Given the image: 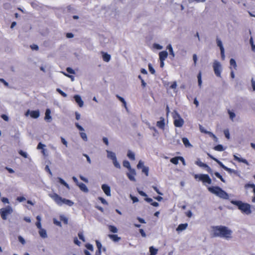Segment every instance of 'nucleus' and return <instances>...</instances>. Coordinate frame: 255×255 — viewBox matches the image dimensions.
Wrapping results in <instances>:
<instances>
[{
    "instance_id": "obj_1",
    "label": "nucleus",
    "mask_w": 255,
    "mask_h": 255,
    "mask_svg": "<svg viewBox=\"0 0 255 255\" xmlns=\"http://www.w3.org/2000/svg\"><path fill=\"white\" fill-rule=\"evenodd\" d=\"M213 230V237H220L228 239L232 238V231L228 227L224 226H216L212 227Z\"/></svg>"
},
{
    "instance_id": "obj_2",
    "label": "nucleus",
    "mask_w": 255,
    "mask_h": 255,
    "mask_svg": "<svg viewBox=\"0 0 255 255\" xmlns=\"http://www.w3.org/2000/svg\"><path fill=\"white\" fill-rule=\"evenodd\" d=\"M49 197L60 206L65 204L68 206L71 207L74 205V202L69 199L63 198L57 193H53L49 194Z\"/></svg>"
},
{
    "instance_id": "obj_3",
    "label": "nucleus",
    "mask_w": 255,
    "mask_h": 255,
    "mask_svg": "<svg viewBox=\"0 0 255 255\" xmlns=\"http://www.w3.org/2000/svg\"><path fill=\"white\" fill-rule=\"evenodd\" d=\"M231 203L238 207V209L243 213L247 215L251 214V205L247 203H243L239 200H232Z\"/></svg>"
},
{
    "instance_id": "obj_4",
    "label": "nucleus",
    "mask_w": 255,
    "mask_h": 255,
    "mask_svg": "<svg viewBox=\"0 0 255 255\" xmlns=\"http://www.w3.org/2000/svg\"><path fill=\"white\" fill-rule=\"evenodd\" d=\"M208 190L212 193L216 195L221 198L228 199V193L219 186H211L208 188Z\"/></svg>"
},
{
    "instance_id": "obj_5",
    "label": "nucleus",
    "mask_w": 255,
    "mask_h": 255,
    "mask_svg": "<svg viewBox=\"0 0 255 255\" xmlns=\"http://www.w3.org/2000/svg\"><path fill=\"white\" fill-rule=\"evenodd\" d=\"M194 179L197 181H201L203 183H208L209 184H211L212 183V180L210 178L208 174H195L194 175Z\"/></svg>"
},
{
    "instance_id": "obj_6",
    "label": "nucleus",
    "mask_w": 255,
    "mask_h": 255,
    "mask_svg": "<svg viewBox=\"0 0 255 255\" xmlns=\"http://www.w3.org/2000/svg\"><path fill=\"white\" fill-rule=\"evenodd\" d=\"M208 156L211 158L212 159L215 161L221 167H222L223 169H224L225 170L227 171L229 173H235V170L234 169H232L231 168H230L227 166H226L223 163L221 162L219 160H218L217 158L214 157L213 155L210 154V153H207Z\"/></svg>"
},
{
    "instance_id": "obj_7",
    "label": "nucleus",
    "mask_w": 255,
    "mask_h": 255,
    "mask_svg": "<svg viewBox=\"0 0 255 255\" xmlns=\"http://www.w3.org/2000/svg\"><path fill=\"white\" fill-rule=\"evenodd\" d=\"M173 118L174 119V125L175 127L180 128L183 126L184 120L180 117L177 112H175V115H173Z\"/></svg>"
},
{
    "instance_id": "obj_8",
    "label": "nucleus",
    "mask_w": 255,
    "mask_h": 255,
    "mask_svg": "<svg viewBox=\"0 0 255 255\" xmlns=\"http://www.w3.org/2000/svg\"><path fill=\"white\" fill-rule=\"evenodd\" d=\"M213 67L214 73L217 77H221V65L219 62L215 61L213 63Z\"/></svg>"
},
{
    "instance_id": "obj_9",
    "label": "nucleus",
    "mask_w": 255,
    "mask_h": 255,
    "mask_svg": "<svg viewBox=\"0 0 255 255\" xmlns=\"http://www.w3.org/2000/svg\"><path fill=\"white\" fill-rule=\"evenodd\" d=\"M12 209L10 207L0 209V215L1 218L5 220L7 219V216L12 213Z\"/></svg>"
},
{
    "instance_id": "obj_10",
    "label": "nucleus",
    "mask_w": 255,
    "mask_h": 255,
    "mask_svg": "<svg viewBox=\"0 0 255 255\" xmlns=\"http://www.w3.org/2000/svg\"><path fill=\"white\" fill-rule=\"evenodd\" d=\"M195 164L199 166L200 167H202L204 168H205L206 171L210 173L211 175H213V171L211 168L210 167H209L207 164L204 163L201 161V160L199 159H198L197 160L195 161Z\"/></svg>"
},
{
    "instance_id": "obj_11",
    "label": "nucleus",
    "mask_w": 255,
    "mask_h": 255,
    "mask_svg": "<svg viewBox=\"0 0 255 255\" xmlns=\"http://www.w3.org/2000/svg\"><path fill=\"white\" fill-rule=\"evenodd\" d=\"M136 175V172L135 169L132 168H130L129 169V172L127 173V175L128 179L132 181H135V175Z\"/></svg>"
},
{
    "instance_id": "obj_12",
    "label": "nucleus",
    "mask_w": 255,
    "mask_h": 255,
    "mask_svg": "<svg viewBox=\"0 0 255 255\" xmlns=\"http://www.w3.org/2000/svg\"><path fill=\"white\" fill-rule=\"evenodd\" d=\"M217 45L220 47V49L221 50V54L222 58L223 59H224V58H225L224 48L223 47L221 40H220L219 39H217Z\"/></svg>"
},
{
    "instance_id": "obj_13",
    "label": "nucleus",
    "mask_w": 255,
    "mask_h": 255,
    "mask_svg": "<svg viewBox=\"0 0 255 255\" xmlns=\"http://www.w3.org/2000/svg\"><path fill=\"white\" fill-rule=\"evenodd\" d=\"M29 113H30V117L33 119L38 118L40 115L39 111L38 110L31 111V112L28 110L26 113V115H27Z\"/></svg>"
},
{
    "instance_id": "obj_14",
    "label": "nucleus",
    "mask_w": 255,
    "mask_h": 255,
    "mask_svg": "<svg viewBox=\"0 0 255 255\" xmlns=\"http://www.w3.org/2000/svg\"><path fill=\"white\" fill-rule=\"evenodd\" d=\"M102 189L106 195L108 196H111V189L109 186L107 184H103L102 185Z\"/></svg>"
},
{
    "instance_id": "obj_15",
    "label": "nucleus",
    "mask_w": 255,
    "mask_h": 255,
    "mask_svg": "<svg viewBox=\"0 0 255 255\" xmlns=\"http://www.w3.org/2000/svg\"><path fill=\"white\" fill-rule=\"evenodd\" d=\"M233 157H234V159L235 160H236V161H238L239 162L244 163L247 165H249V162L246 159L240 158V157H238L237 155H235V154H234L233 155Z\"/></svg>"
},
{
    "instance_id": "obj_16",
    "label": "nucleus",
    "mask_w": 255,
    "mask_h": 255,
    "mask_svg": "<svg viewBox=\"0 0 255 255\" xmlns=\"http://www.w3.org/2000/svg\"><path fill=\"white\" fill-rule=\"evenodd\" d=\"M74 98L76 102L78 104L80 107H82L84 105L83 101H82L81 97L79 95H75Z\"/></svg>"
},
{
    "instance_id": "obj_17",
    "label": "nucleus",
    "mask_w": 255,
    "mask_h": 255,
    "mask_svg": "<svg viewBox=\"0 0 255 255\" xmlns=\"http://www.w3.org/2000/svg\"><path fill=\"white\" fill-rule=\"evenodd\" d=\"M156 126L161 129H164L165 127L164 119L163 117L160 118V120L156 123Z\"/></svg>"
},
{
    "instance_id": "obj_18",
    "label": "nucleus",
    "mask_w": 255,
    "mask_h": 255,
    "mask_svg": "<svg viewBox=\"0 0 255 255\" xmlns=\"http://www.w3.org/2000/svg\"><path fill=\"white\" fill-rule=\"evenodd\" d=\"M168 56V53L166 51H162L159 52V60H165Z\"/></svg>"
},
{
    "instance_id": "obj_19",
    "label": "nucleus",
    "mask_w": 255,
    "mask_h": 255,
    "mask_svg": "<svg viewBox=\"0 0 255 255\" xmlns=\"http://www.w3.org/2000/svg\"><path fill=\"white\" fill-rule=\"evenodd\" d=\"M101 54H102L103 60L104 61L108 62L110 60L111 55L110 54L103 51L101 52Z\"/></svg>"
},
{
    "instance_id": "obj_20",
    "label": "nucleus",
    "mask_w": 255,
    "mask_h": 255,
    "mask_svg": "<svg viewBox=\"0 0 255 255\" xmlns=\"http://www.w3.org/2000/svg\"><path fill=\"white\" fill-rule=\"evenodd\" d=\"M108 236L110 239L115 242H119L121 240V237H118V236L116 234L109 235Z\"/></svg>"
},
{
    "instance_id": "obj_21",
    "label": "nucleus",
    "mask_w": 255,
    "mask_h": 255,
    "mask_svg": "<svg viewBox=\"0 0 255 255\" xmlns=\"http://www.w3.org/2000/svg\"><path fill=\"white\" fill-rule=\"evenodd\" d=\"M188 224L187 223L186 224H181L178 225L177 227L176 230L178 232L182 231L183 230H184L186 229L187 227Z\"/></svg>"
},
{
    "instance_id": "obj_22",
    "label": "nucleus",
    "mask_w": 255,
    "mask_h": 255,
    "mask_svg": "<svg viewBox=\"0 0 255 255\" xmlns=\"http://www.w3.org/2000/svg\"><path fill=\"white\" fill-rule=\"evenodd\" d=\"M230 69L232 70V67L235 69H236L237 68V64H236V62L235 61V60L233 58H231L230 60Z\"/></svg>"
},
{
    "instance_id": "obj_23",
    "label": "nucleus",
    "mask_w": 255,
    "mask_h": 255,
    "mask_svg": "<svg viewBox=\"0 0 255 255\" xmlns=\"http://www.w3.org/2000/svg\"><path fill=\"white\" fill-rule=\"evenodd\" d=\"M78 186L82 191L85 192H87L88 191V189L85 184L80 183L78 184Z\"/></svg>"
},
{
    "instance_id": "obj_24",
    "label": "nucleus",
    "mask_w": 255,
    "mask_h": 255,
    "mask_svg": "<svg viewBox=\"0 0 255 255\" xmlns=\"http://www.w3.org/2000/svg\"><path fill=\"white\" fill-rule=\"evenodd\" d=\"M37 222L35 223V225L37 228L39 229H41L42 228L41 224V217L40 216H37L36 217Z\"/></svg>"
},
{
    "instance_id": "obj_25",
    "label": "nucleus",
    "mask_w": 255,
    "mask_h": 255,
    "mask_svg": "<svg viewBox=\"0 0 255 255\" xmlns=\"http://www.w3.org/2000/svg\"><path fill=\"white\" fill-rule=\"evenodd\" d=\"M39 234L40 236L43 238H45L47 237L46 230L42 228L39 229Z\"/></svg>"
},
{
    "instance_id": "obj_26",
    "label": "nucleus",
    "mask_w": 255,
    "mask_h": 255,
    "mask_svg": "<svg viewBox=\"0 0 255 255\" xmlns=\"http://www.w3.org/2000/svg\"><path fill=\"white\" fill-rule=\"evenodd\" d=\"M108 157L111 159L113 161L115 160L116 159H117L116 154L115 153L108 151Z\"/></svg>"
},
{
    "instance_id": "obj_27",
    "label": "nucleus",
    "mask_w": 255,
    "mask_h": 255,
    "mask_svg": "<svg viewBox=\"0 0 255 255\" xmlns=\"http://www.w3.org/2000/svg\"><path fill=\"white\" fill-rule=\"evenodd\" d=\"M51 111L49 109H47L45 112V120H49L51 119V117L50 116Z\"/></svg>"
},
{
    "instance_id": "obj_28",
    "label": "nucleus",
    "mask_w": 255,
    "mask_h": 255,
    "mask_svg": "<svg viewBox=\"0 0 255 255\" xmlns=\"http://www.w3.org/2000/svg\"><path fill=\"white\" fill-rule=\"evenodd\" d=\"M182 142L186 147H190L192 146L189 140L186 137L182 138Z\"/></svg>"
},
{
    "instance_id": "obj_29",
    "label": "nucleus",
    "mask_w": 255,
    "mask_h": 255,
    "mask_svg": "<svg viewBox=\"0 0 255 255\" xmlns=\"http://www.w3.org/2000/svg\"><path fill=\"white\" fill-rule=\"evenodd\" d=\"M158 250L151 246L149 248L150 255H156L157 254Z\"/></svg>"
},
{
    "instance_id": "obj_30",
    "label": "nucleus",
    "mask_w": 255,
    "mask_h": 255,
    "mask_svg": "<svg viewBox=\"0 0 255 255\" xmlns=\"http://www.w3.org/2000/svg\"><path fill=\"white\" fill-rule=\"evenodd\" d=\"M108 228L110 231L113 233H117L118 231L117 227L113 225H109Z\"/></svg>"
},
{
    "instance_id": "obj_31",
    "label": "nucleus",
    "mask_w": 255,
    "mask_h": 255,
    "mask_svg": "<svg viewBox=\"0 0 255 255\" xmlns=\"http://www.w3.org/2000/svg\"><path fill=\"white\" fill-rule=\"evenodd\" d=\"M127 156L128 157V158L131 160H134L135 159L134 153L130 150L128 151Z\"/></svg>"
},
{
    "instance_id": "obj_32",
    "label": "nucleus",
    "mask_w": 255,
    "mask_h": 255,
    "mask_svg": "<svg viewBox=\"0 0 255 255\" xmlns=\"http://www.w3.org/2000/svg\"><path fill=\"white\" fill-rule=\"evenodd\" d=\"M167 49L169 50L170 55H172L173 57H174L175 54L173 50L171 44H168L166 47Z\"/></svg>"
},
{
    "instance_id": "obj_33",
    "label": "nucleus",
    "mask_w": 255,
    "mask_h": 255,
    "mask_svg": "<svg viewBox=\"0 0 255 255\" xmlns=\"http://www.w3.org/2000/svg\"><path fill=\"white\" fill-rule=\"evenodd\" d=\"M179 156H177L171 158L170 162L174 164L177 165L178 163L179 160Z\"/></svg>"
},
{
    "instance_id": "obj_34",
    "label": "nucleus",
    "mask_w": 255,
    "mask_h": 255,
    "mask_svg": "<svg viewBox=\"0 0 255 255\" xmlns=\"http://www.w3.org/2000/svg\"><path fill=\"white\" fill-rule=\"evenodd\" d=\"M116 97L123 103L124 107L127 108V103L125 99L123 97L119 96L118 95H117Z\"/></svg>"
},
{
    "instance_id": "obj_35",
    "label": "nucleus",
    "mask_w": 255,
    "mask_h": 255,
    "mask_svg": "<svg viewBox=\"0 0 255 255\" xmlns=\"http://www.w3.org/2000/svg\"><path fill=\"white\" fill-rule=\"evenodd\" d=\"M202 76H201V72H199V73H198V75H197V78H198V85L200 87H201V85H202V78H201Z\"/></svg>"
},
{
    "instance_id": "obj_36",
    "label": "nucleus",
    "mask_w": 255,
    "mask_h": 255,
    "mask_svg": "<svg viewBox=\"0 0 255 255\" xmlns=\"http://www.w3.org/2000/svg\"><path fill=\"white\" fill-rule=\"evenodd\" d=\"M214 174H215V175L217 178H219V179L221 180V181L222 182H224V183H225V179L223 178V177H222V175H221V174H220L219 172H215V173H214Z\"/></svg>"
},
{
    "instance_id": "obj_37",
    "label": "nucleus",
    "mask_w": 255,
    "mask_h": 255,
    "mask_svg": "<svg viewBox=\"0 0 255 255\" xmlns=\"http://www.w3.org/2000/svg\"><path fill=\"white\" fill-rule=\"evenodd\" d=\"M214 149L217 151H222L224 150V148L222 145L219 144L214 147Z\"/></svg>"
},
{
    "instance_id": "obj_38",
    "label": "nucleus",
    "mask_w": 255,
    "mask_h": 255,
    "mask_svg": "<svg viewBox=\"0 0 255 255\" xmlns=\"http://www.w3.org/2000/svg\"><path fill=\"white\" fill-rule=\"evenodd\" d=\"M228 114L229 115L230 119L231 120L233 121L234 119L236 117L235 114L234 112L231 111L230 110H228Z\"/></svg>"
},
{
    "instance_id": "obj_39",
    "label": "nucleus",
    "mask_w": 255,
    "mask_h": 255,
    "mask_svg": "<svg viewBox=\"0 0 255 255\" xmlns=\"http://www.w3.org/2000/svg\"><path fill=\"white\" fill-rule=\"evenodd\" d=\"M123 166L127 168L128 170L131 168L130 167V163L127 160H125L123 162Z\"/></svg>"
},
{
    "instance_id": "obj_40",
    "label": "nucleus",
    "mask_w": 255,
    "mask_h": 255,
    "mask_svg": "<svg viewBox=\"0 0 255 255\" xmlns=\"http://www.w3.org/2000/svg\"><path fill=\"white\" fill-rule=\"evenodd\" d=\"M56 91L63 97H66L67 96V95L59 88H57Z\"/></svg>"
},
{
    "instance_id": "obj_41",
    "label": "nucleus",
    "mask_w": 255,
    "mask_h": 255,
    "mask_svg": "<svg viewBox=\"0 0 255 255\" xmlns=\"http://www.w3.org/2000/svg\"><path fill=\"white\" fill-rule=\"evenodd\" d=\"M148 69H149V72L151 73V74H155V71L154 69L153 68V67L152 66L151 64H148Z\"/></svg>"
},
{
    "instance_id": "obj_42",
    "label": "nucleus",
    "mask_w": 255,
    "mask_h": 255,
    "mask_svg": "<svg viewBox=\"0 0 255 255\" xmlns=\"http://www.w3.org/2000/svg\"><path fill=\"white\" fill-rule=\"evenodd\" d=\"M246 188L251 187L253 189V192L255 194V185L254 184H247L245 185Z\"/></svg>"
},
{
    "instance_id": "obj_43",
    "label": "nucleus",
    "mask_w": 255,
    "mask_h": 255,
    "mask_svg": "<svg viewBox=\"0 0 255 255\" xmlns=\"http://www.w3.org/2000/svg\"><path fill=\"white\" fill-rule=\"evenodd\" d=\"M80 136L81 138L84 140L87 141V137L86 133L84 132H80Z\"/></svg>"
},
{
    "instance_id": "obj_44",
    "label": "nucleus",
    "mask_w": 255,
    "mask_h": 255,
    "mask_svg": "<svg viewBox=\"0 0 255 255\" xmlns=\"http://www.w3.org/2000/svg\"><path fill=\"white\" fill-rule=\"evenodd\" d=\"M148 171H149L148 167H145V166L143 167L142 169V172L143 173H144L146 175V176H148Z\"/></svg>"
},
{
    "instance_id": "obj_45",
    "label": "nucleus",
    "mask_w": 255,
    "mask_h": 255,
    "mask_svg": "<svg viewBox=\"0 0 255 255\" xmlns=\"http://www.w3.org/2000/svg\"><path fill=\"white\" fill-rule=\"evenodd\" d=\"M113 162L114 166L116 168H119V169H120L121 168V165H120V163L118 162V161H117V159H116L115 160H113Z\"/></svg>"
},
{
    "instance_id": "obj_46",
    "label": "nucleus",
    "mask_w": 255,
    "mask_h": 255,
    "mask_svg": "<svg viewBox=\"0 0 255 255\" xmlns=\"http://www.w3.org/2000/svg\"><path fill=\"white\" fill-rule=\"evenodd\" d=\"M96 244L97 247L98 248V250L101 251V249H102V247L101 243L98 240H96Z\"/></svg>"
},
{
    "instance_id": "obj_47",
    "label": "nucleus",
    "mask_w": 255,
    "mask_h": 255,
    "mask_svg": "<svg viewBox=\"0 0 255 255\" xmlns=\"http://www.w3.org/2000/svg\"><path fill=\"white\" fill-rule=\"evenodd\" d=\"M78 235L79 239L81 240H82L84 242H85V238H84V235L82 232H79L78 233Z\"/></svg>"
},
{
    "instance_id": "obj_48",
    "label": "nucleus",
    "mask_w": 255,
    "mask_h": 255,
    "mask_svg": "<svg viewBox=\"0 0 255 255\" xmlns=\"http://www.w3.org/2000/svg\"><path fill=\"white\" fill-rule=\"evenodd\" d=\"M59 182L66 187H68V184L62 178H59Z\"/></svg>"
},
{
    "instance_id": "obj_49",
    "label": "nucleus",
    "mask_w": 255,
    "mask_h": 255,
    "mask_svg": "<svg viewBox=\"0 0 255 255\" xmlns=\"http://www.w3.org/2000/svg\"><path fill=\"white\" fill-rule=\"evenodd\" d=\"M85 247H86V248L88 250H89L92 252L93 251L94 249H93V247L92 245H91L90 244H87L86 245Z\"/></svg>"
},
{
    "instance_id": "obj_50",
    "label": "nucleus",
    "mask_w": 255,
    "mask_h": 255,
    "mask_svg": "<svg viewBox=\"0 0 255 255\" xmlns=\"http://www.w3.org/2000/svg\"><path fill=\"white\" fill-rule=\"evenodd\" d=\"M199 129L201 132L207 134L209 131L206 130L201 125L199 126Z\"/></svg>"
},
{
    "instance_id": "obj_51",
    "label": "nucleus",
    "mask_w": 255,
    "mask_h": 255,
    "mask_svg": "<svg viewBox=\"0 0 255 255\" xmlns=\"http://www.w3.org/2000/svg\"><path fill=\"white\" fill-rule=\"evenodd\" d=\"M18 153H19V154L20 155H21V156H22L24 158H26L27 157V153L26 152H24L23 151H22V150H20L18 151Z\"/></svg>"
},
{
    "instance_id": "obj_52",
    "label": "nucleus",
    "mask_w": 255,
    "mask_h": 255,
    "mask_svg": "<svg viewBox=\"0 0 255 255\" xmlns=\"http://www.w3.org/2000/svg\"><path fill=\"white\" fill-rule=\"evenodd\" d=\"M130 198L133 203L137 202L138 201V199L135 196L130 195Z\"/></svg>"
},
{
    "instance_id": "obj_53",
    "label": "nucleus",
    "mask_w": 255,
    "mask_h": 255,
    "mask_svg": "<svg viewBox=\"0 0 255 255\" xmlns=\"http://www.w3.org/2000/svg\"><path fill=\"white\" fill-rule=\"evenodd\" d=\"M177 87V83L176 81H174L171 85L170 86L169 88L172 89H176Z\"/></svg>"
},
{
    "instance_id": "obj_54",
    "label": "nucleus",
    "mask_w": 255,
    "mask_h": 255,
    "mask_svg": "<svg viewBox=\"0 0 255 255\" xmlns=\"http://www.w3.org/2000/svg\"><path fill=\"white\" fill-rule=\"evenodd\" d=\"M75 126L76 127V128L80 131H84V129L80 125H79V124L78 123H75Z\"/></svg>"
},
{
    "instance_id": "obj_55",
    "label": "nucleus",
    "mask_w": 255,
    "mask_h": 255,
    "mask_svg": "<svg viewBox=\"0 0 255 255\" xmlns=\"http://www.w3.org/2000/svg\"><path fill=\"white\" fill-rule=\"evenodd\" d=\"M152 188L154 189V190L159 195H162V193L159 190V189L157 188L156 186H153Z\"/></svg>"
},
{
    "instance_id": "obj_56",
    "label": "nucleus",
    "mask_w": 255,
    "mask_h": 255,
    "mask_svg": "<svg viewBox=\"0 0 255 255\" xmlns=\"http://www.w3.org/2000/svg\"><path fill=\"white\" fill-rule=\"evenodd\" d=\"M66 71L68 73H69L70 74H74L75 73L74 70L70 67L67 68Z\"/></svg>"
},
{
    "instance_id": "obj_57",
    "label": "nucleus",
    "mask_w": 255,
    "mask_h": 255,
    "mask_svg": "<svg viewBox=\"0 0 255 255\" xmlns=\"http://www.w3.org/2000/svg\"><path fill=\"white\" fill-rule=\"evenodd\" d=\"M224 134H225V137L227 138V139H229L230 138V133H229V131L228 130H225L224 131Z\"/></svg>"
},
{
    "instance_id": "obj_58",
    "label": "nucleus",
    "mask_w": 255,
    "mask_h": 255,
    "mask_svg": "<svg viewBox=\"0 0 255 255\" xmlns=\"http://www.w3.org/2000/svg\"><path fill=\"white\" fill-rule=\"evenodd\" d=\"M32 50H38L39 49L38 46L36 44H32L30 46Z\"/></svg>"
},
{
    "instance_id": "obj_59",
    "label": "nucleus",
    "mask_w": 255,
    "mask_h": 255,
    "mask_svg": "<svg viewBox=\"0 0 255 255\" xmlns=\"http://www.w3.org/2000/svg\"><path fill=\"white\" fill-rule=\"evenodd\" d=\"M193 60L194 61V64L195 66L197 61V57L196 54H194L193 55Z\"/></svg>"
},
{
    "instance_id": "obj_60",
    "label": "nucleus",
    "mask_w": 255,
    "mask_h": 255,
    "mask_svg": "<svg viewBox=\"0 0 255 255\" xmlns=\"http://www.w3.org/2000/svg\"><path fill=\"white\" fill-rule=\"evenodd\" d=\"M207 134L211 137L213 138L214 139H217L216 136L212 132L210 131H208Z\"/></svg>"
},
{
    "instance_id": "obj_61",
    "label": "nucleus",
    "mask_w": 255,
    "mask_h": 255,
    "mask_svg": "<svg viewBox=\"0 0 255 255\" xmlns=\"http://www.w3.org/2000/svg\"><path fill=\"white\" fill-rule=\"evenodd\" d=\"M18 241L22 244H24L25 243V241L24 240V239L21 237V236H19L18 238Z\"/></svg>"
},
{
    "instance_id": "obj_62",
    "label": "nucleus",
    "mask_w": 255,
    "mask_h": 255,
    "mask_svg": "<svg viewBox=\"0 0 255 255\" xmlns=\"http://www.w3.org/2000/svg\"><path fill=\"white\" fill-rule=\"evenodd\" d=\"M139 233H140L142 237H146V234L144 232V230L142 229H140L139 230Z\"/></svg>"
},
{
    "instance_id": "obj_63",
    "label": "nucleus",
    "mask_w": 255,
    "mask_h": 255,
    "mask_svg": "<svg viewBox=\"0 0 255 255\" xmlns=\"http://www.w3.org/2000/svg\"><path fill=\"white\" fill-rule=\"evenodd\" d=\"M138 193L142 196H143V197H147V194L144 192L143 191H141V190H138Z\"/></svg>"
},
{
    "instance_id": "obj_64",
    "label": "nucleus",
    "mask_w": 255,
    "mask_h": 255,
    "mask_svg": "<svg viewBox=\"0 0 255 255\" xmlns=\"http://www.w3.org/2000/svg\"><path fill=\"white\" fill-rule=\"evenodd\" d=\"M45 145L41 142H39L37 145V148L38 149H43Z\"/></svg>"
}]
</instances>
